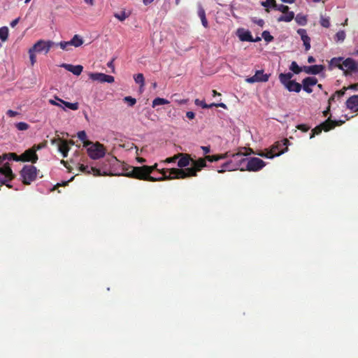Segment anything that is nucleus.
I'll list each match as a JSON object with an SVG mask.
<instances>
[{"mask_svg": "<svg viewBox=\"0 0 358 358\" xmlns=\"http://www.w3.org/2000/svg\"><path fill=\"white\" fill-rule=\"evenodd\" d=\"M347 90H348V87H343L341 90L336 91V96L338 98L342 97V96L345 95Z\"/></svg>", "mask_w": 358, "mask_h": 358, "instance_id": "c03bdc74", "label": "nucleus"}, {"mask_svg": "<svg viewBox=\"0 0 358 358\" xmlns=\"http://www.w3.org/2000/svg\"><path fill=\"white\" fill-rule=\"evenodd\" d=\"M55 99L62 103L63 106L67 107L68 108L71 109L72 110H77V109L79 108V103L78 102H69L64 101V99H59L58 96H55Z\"/></svg>", "mask_w": 358, "mask_h": 358, "instance_id": "a878e982", "label": "nucleus"}, {"mask_svg": "<svg viewBox=\"0 0 358 358\" xmlns=\"http://www.w3.org/2000/svg\"><path fill=\"white\" fill-rule=\"evenodd\" d=\"M201 148L205 154L209 153V152H210V146H201Z\"/></svg>", "mask_w": 358, "mask_h": 358, "instance_id": "13d9d810", "label": "nucleus"}, {"mask_svg": "<svg viewBox=\"0 0 358 358\" xmlns=\"http://www.w3.org/2000/svg\"><path fill=\"white\" fill-rule=\"evenodd\" d=\"M320 24L324 27H329L331 25L329 18H324V17L321 18Z\"/></svg>", "mask_w": 358, "mask_h": 358, "instance_id": "a18cd8bd", "label": "nucleus"}, {"mask_svg": "<svg viewBox=\"0 0 358 358\" xmlns=\"http://www.w3.org/2000/svg\"><path fill=\"white\" fill-rule=\"evenodd\" d=\"M60 48L64 50H69L71 46V40L69 41H62L59 43Z\"/></svg>", "mask_w": 358, "mask_h": 358, "instance_id": "79ce46f5", "label": "nucleus"}, {"mask_svg": "<svg viewBox=\"0 0 358 358\" xmlns=\"http://www.w3.org/2000/svg\"><path fill=\"white\" fill-rule=\"evenodd\" d=\"M6 159H13L15 162H22L21 155H17L15 152L4 153L0 156V164H5Z\"/></svg>", "mask_w": 358, "mask_h": 358, "instance_id": "4be33fe9", "label": "nucleus"}, {"mask_svg": "<svg viewBox=\"0 0 358 358\" xmlns=\"http://www.w3.org/2000/svg\"><path fill=\"white\" fill-rule=\"evenodd\" d=\"M324 69V65H311L310 74H319Z\"/></svg>", "mask_w": 358, "mask_h": 358, "instance_id": "f704fd0d", "label": "nucleus"}, {"mask_svg": "<svg viewBox=\"0 0 358 358\" xmlns=\"http://www.w3.org/2000/svg\"><path fill=\"white\" fill-rule=\"evenodd\" d=\"M15 127L18 130H27L29 129V125L27 122H18L15 124Z\"/></svg>", "mask_w": 358, "mask_h": 358, "instance_id": "ea45409f", "label": "nucleus"}, {"mask_svg": "<svg viewBox=\"0 0 358 358\" xmlns=\"http://www.w3.org/2000/svg\"><path fill=\"white\" fill-rule=\"evenodd\" d=\"M252 21L254 22L257 25L261 26V27H263V26L265 24V21L263 20H257L256 17H253L252 18Z\"/></svg>", "mask_w": 358, "mask_h": 358, "instance_id": "3c124183", "label": "nucleus"}, {"mask_svg": "<svg viewBox=\"0 0 358 358\" xmlns=\"http://www.w3.org/2000/svg\"><path fill=\"white\" fill-rule=\"evenodd\" d=\"M49 102L52 106H57L62 107V108H64L62 105H61V102L57 101L56 98L55 97V99H49Z\"/></svg>", "mask_w": 358, "mask_h": 358, "instance_id": "603ef678", "label": "nucleus"}, {"mask_svg": "<svg viewBox=\"0 0 358 358\" xmlns=\"http://www.w3.org/2000/svg\"><path fill=\"white\" fill-rule=\"evenodd\" d=\"M292 76L293 73L292 72H287V73H280L278 78L285 89L289 92L299 93L302 90V85L296 82V80H292Z\"/></svg>", "mask_w": 358, "mask_h": 358, "instance_id": "20e7f679", "label": "nucleus"}, {"mask_svg": "<svg viewBox=\"0 0 358 358\" xmlns=\"http://www.w3.org/2000/svg\"><path fill=\"white\" fill-rule=\"evenodd\" d=\"M270 6H271L275 10H278V3H276L275 0H272L270 3Z\"/></svg>", "mask_w": 358, "mask_h": 358, "instance_id": "e2e57ef3", "label": "nucleus"}, {"mask_svg": "<svg viewBox=\"0 0 358 358\" xmlns=\"http://www.w3.org/2000/svg\"><path fill=\"white\" fill-rule=\"evenodd\" d=\"M71 46L72 45L75 47L81 46L83 43V40L78 35H74L71 40H70Z\"/></svg>", "mask_w": 358, "mask_h": 358, "instance_id": "c756f323", "label": "nucleus"}, {"mask_svg": "<svg viewBox=\"0 0 358 358\" xmlns=\"http://www.w3.org/2000/svg\"><path fill=\"white\" fill-rule=\"evenodd\" d=\"M69 143H73V141H66V140H61L59 145V151L62 154L63 157L68 156L69 150L70 149Z\"/></svg>", "mask_w": 358, "mask_h": 358, "instance_id": "5701e85b", "label": "nucleus"}, {"mask_svg": "<svg viewBox=\"0 0 358 358\" xmlns=\"http://www.w3.org/2000/svg\"><path fill=\"white\" fill-rule=\"evenodd\" d=\"M278 10L283 13L285 15L278 17V21H285L290 22L293 20L294 17V13L293 11H289L288 6L285 5H278Z\"/></svg>", "mask_w": 358, "mask_h": 358, "instance_id": "ddd939ff", "label": "nucleus"}, {"mask_svg": "<svg viewBox=\"0 0 358 358\" xmlns=\"http://www.w3.org/2000/svg\"><path fill=\"white\" fill-rule=\"evenodd\" d=\"M345 33L344 31H338L336 34L337 41H343L345 38Z\"/></svg>", "mask_w": 358, "mask_h": 358, "instance_id": "37998d69", "label": "nucleus"}, {"mask_svg": "<svg viewBox=\"0 0 358 358\" xmlns=\"http://www.w3.org/2000/svg\"><path fill=\"white\" fill-rule=\"evenodd\" d=\"M338 68L345 76L358 73V63L352 57H334L329 62V69Z\"/></svg>", "mask_w": 358, "mask_h": 358, "instance_id": "f03ea898", "label": "nucleus"}, {"mask_svg": "<svg viewBox=\"0 0 358 358\" xmlns=\"http://www.w3.org/2000/svg\"><path fill=\"white\" fill-rule=\"evenodd\" d=\"M15 177L13 173L9 163L3 164L0 166V187L5 184L8 187H12L9 181L13 180Z\"/></svg>", "mask_w": 358, "mask_h": 358, "instance_id": "1a4fd4ad", "label": "nucleus"}, {"mask_svg": "<svg viewBox=\"0 0 358 358\" xmlns=\"http://www.w3.org/2000/svg\"><path fill=\"white\" fill-rule=\"evenodd\" d=\"M79 170L82 172L86 173V174H93L94 176H101V175H108L107 171H102L101 169H99L96 167H89V166L83 165L81 164L79 166Z\"/></svg>", "mask_w": 358, "mask_h": 358, "instance_id": "dca6fc26", "label": "nucleus"}, {"mask_svg": "<svg viewBox=\"0 0 358 358\" xmlns=\"http://www.w3.org/2000/svg\"><path fill=\"white\" fill-rule=\"evenodd\" d=\"M296 128L303 132H306L310 129V127L308 124H298L296 125Z\"/></svg>", "mask_w": 358, "mask_h": 358, "instance_id": "de8ad7c7", "label": "nucleus"}, {"mask_svg": "<svg viewBox=\"0 0 358 358\" xmlns=\"http://www.w3.org/2000/svg\"><path fill=\"white\" fill-rule=\"evenodd\" d=\"M289 70L292 71V73L299 74V73L302 72L303 68L300 67L296 61H292L289 66Z\"/></svg>", "mask_w": 358, "mask_h": 358, "instance_id": "473e14b6", "label": "nucleus"}, {"mask_svg": "<svg viewBox=\"0 0 358 358\" xmlns=\"http://www.w3.org/2000/svg\"><path fill=\"white\" fill-rule=\"evenodd\" d=\"M198 15H199V17L201 18L202 25H203L204 27H208V26H209L208 21L206 17V11L203 7L199 8Z\"/></svg>", "mask_w": 358, "mask_h": 358, "instance_id": "cd10ccee", "label": "nucleus"}, {"mask_svg": "<svg viewBox=\"0 0 358 358\" xmlns=\"http://www.w3.org/2000/svg\"><path fill=\"white\" fill-rule=\"evenodd\" d=\"M192 167L186 168L185 169L172 168L170 173L176 178H187V177L197 176L199 171H201V169L207 166L206 155L204 157H199L198 159H192Z\"/></svg>", "mask_w": 358, "mask_h": 358, "instance_id": "7ed1b4c3", "label": "nucleus"}, {"mask_svg": "<svg viewBox=\"0 0 358 358\" xmlns=\"http://www.w3.org/2000/svg\"><path fill=\"white\" fill-rule=\"evenodd\" d=\"M35 52L36 50H34V46L30 48V50H29V57H30V62H31V65H34V63L36 62V57L35 56Z\"/></svg>", "mask_w": 358, "mask_h": 358, "instance_id": "58836bf2", "label": "nucleus"}, {"mask_svg": "<svg viewBox=\"0 0 358 358\" xmlns=\"http://www.w3.org/2000/svg\"><path fill=\"white\" fill-rule=\"evenodd\" d=\"M178 155H179V160L178 161V165L180 167V169L184 168V166H187L192 162V157L190 155H188V153H178Z\"/></svg>", "mask_w": 358, "mask_h": 358, "instance_id": "aec40b11", "label": "nucleus"}, {"mask_svg": "<svg viewBox=\"0 0 358 358\" xmlns=\"http://www.w3.org/2000/svg\"><path fill=\"white\" fill-rule=\"evenodd\" d=\"M195 104L196 106H201L203 108H210V107H213V106H220V107H222L223 108H226L227 106L225 105V103H224V102H220V103H211L210 105H207V103H206L205 101H200V99H195Z\"/></svg>", "mask_w": 358, "mask_h": 358, "instance_id": "393cba45", "label": "nucleus"}, {"mask_svg": "<svg viewBox=\"0 0 358 358\" xmlns=\"http://www.w3.org/2000/svg\"><path fill=\"white\" fill-rule=\"evenodd\" d=\"M89 78L92 80H98L100 83H114L115 81L114 76L101 73V72H92L89 74Z\"/></svg>", "mask_w": 358, "mask_h": 358, "instance_id": "f8f14e48", "label": "nucleus"}, {"mask_svg": "<svg viewBox=\"0 0 358 358\" xmlns=\"http://www.w3.org/2000/svg\"><path fill=\"white\" fill-rule=\"evenodd\" d=\"M115 17L120 21H124L128 15H127L125 12H122L121 13H115Z\"/></svg>", "mask_w": 358, "mask_h": 358, "instance_id": "09e8293b", "label": "nucleus"}, {"mask_svg": "<svg viewBox=\"0 0 358 358\" xmlns=\"http://www.w3.org/2000/svg\"><path fill=\"white\" fill-rule=\"evenodd\" d=\"M186 117H187L188 119H194L195 117V113L192 112V110H188V112L186 113Z\"/></svg>", "mask_w": 358, "mask_h": 358, "instance_id": "4d7b16f0", "label": "nucleus"}, {"mask_svg": "<svg viewBox=\"0 0 358 358\" xmlns=\"http://www.w3.org/2000/svg\"><path fill=\"white\" fill-rule=\"evenodd\" d=\"M262 36L265 39L266 42H271V41H273L274 38L273 36H272L268 31H262Z\"/></svg>", "mask_w": 358, "mask_h": 358, "instance_id": "4c0bfd02", "label": "nucleus"}, {"mask_svg": "<svg viewBox=\"0 0 358 358\" xmlns=\"http://www.w3.org/2000/svg\"><path fill=\"white\" fill-rule=\"evenodd\" d=\"M9 29L7 27H0V38L1 41L8 40Z\"/></svg>", "mask_w": 358, "mask_h": 358, "instance_id": "72a5a7b5", "label": "nucleus"}, {"mask_svg": "<svg viewBox=\"0 0 358 358\" xmlns=\"http://www.w3.org/2000/svg\"><path fill=\"white\" fill-rule=\"evenodd\" d=\"M179 157V155H173V157H167L166 159H165V162H176V160L177 159V158Z\"/></svg>", "mask_w": 358, "mask_h": 358, "instance_id": "864d4df0", "label": "nucleus"}, {"mask_svg": "<svg viewBox=\"0 0 358 358\" xmlns=\"http://www.w3.org/2000/svg\"><path fill=\"white\" fill-rule=\"evenodd\" d=\"M232 153L230 152H225L222 153V155H218L219 160L220 159H224V158L229 157V156H231Z\"/></svg>", "mask_w": 358, "mask_h": 358, "instance_id": "5fc2aeb1", "label": "nucleus"}, {"mask_svg": "<svg viewBox=\"0 0 358 358\" xmlns=\"http://www.w3.org/2000/svg\"><path fill=\"white\" fill-rule=\"evenodd\" d=\"M266 164V162L263 159H259V157H250L247 159L245 169L252 172H257V171L262 170Z\"/></svg>", "mask_w": 358, "mask_h": 358, "instance_id": "9d476101", "label": "nucleus"}, {"mask_svg": "<svg viewBox=\"0 0 358 358\" xmlns=\"http://www.w3.org/2000/svg\"><path fill=\"white\" fill-rule=\"evenodd\" d=\"M85 146L87 147L88 155L92 159H99V158L103 157L106 153V148L101 143L87 141L85 143Z\"/></svg>", "mask_w": 358, "mask_h": 358, "instance_id": "423d86ee", "label": "nucleus"}, {"mask_svg": "<svg viewBox=\"0 0 358 358\" xmlns=\"http://www.w3.org/2000/svg\"><path fill=\"white\" fill-rule=\"evenodd\" d=\"M123 101L127 102L129 106H134V104H136V99H134V97H131V96H125L123 99Z\"/></svg>", "mask_w": 358, "mask_h": 358, "instance_id": "a19ab883", "label": "nucleus"}, {"mask_svg": "<svg viewBox=\"0 0 358 358\" xmlns=\"http://www.w3.org/2000/svg\"><path fill=\"white\" fill-rule=\"evenodd\" d=\"M295 21L299 25H306L308 23V18L307 16L303 15V14L299 13L295 16Z\"/></svg>", "mask_w": 358, "mask_h": 358, "instance_id": "c85d7f7f", "label": "nucleus"}, {"mask_svg": "<svg viewBox=\"0 0 358 358\" xmlns=\"http://www.w3.org/2000/svg\"><path fill=\"white\" fill-rule=\"evenodd\" d=\"M154 170H157V164H155L152 166H141V167H131V171L126 173V176L132 177L133 178L140 179L141 180H148V181H161L166 180V179H173V174H171L169 170H159L162 174L161 178H154L151 176V173Z\"/></svg>", "mask_w": 358, "mask_h": 358, "instance_id": "f257e3e1", "label": "nucleus"}, {"mask_svg": "<svg viewBox=\"0 0 358 358\" xmlns=\"http://www.w3.org/2000/svg\"><path fill=\"white\" fill-rule=\"evenodd\" d=\"M78 136L80 140L81 141H84V143L86 141V138H87V134L85 131H78Z\"/></svg>", "mask_w": 358, "mask_h": 358, "instance_id": "8fccbe9b", "label": "nucleus"}, {"mask_svg": "<svg viewBox=\"0 0 358 358\" xmlns=\"http://www.w3.org/2000/svg\"><path fill=\"white\" fill-rule=\"evenodd\" d=\"M238 37L241 41H248L252 42L253 37L250 31H243L242 34H239Z\"/></svg>", "mask_w": 358, "mask_h": 358, "instance_id": "7c9ffc66", "label": "nucleus"}, {"mask_svg": "<svg viewBox=\"0 0 358 358\" xmlns=\"http://www.w3.org/2000/svg\"><path fill=\"white\" fill-rule=\"evenodd\" d=\"M55 42L53 41H44V40H39L34 45V49L37 52H41V51H45V53H48L50 51L51 47L54 46Z\"/></svg>", "mask_w": 358, "mask_h": 358, "instance_id": "2eb2a0df", "label": "nucleus"}, {"mask_svg": "<svg viewBox=\"0 0 358 358\" xmlns=\"http://www.w3.org/2000/svg\"><path fill=\"white\" fill-rule=\"evenodd\" d=\"M19 20H20V18L18 17L17 18H15V20L11 21L10 23V25L11 26V27H15V26H16L17 24L18 23Z\"/></svg>", "mask_w": 358, "mask_h": 358, "instance_id": "bf43d9fd", "label": "nucleus"}, {"mask_svg": "<svg viewBox=\"0 0 358 358\" xmlns=\"http://www.w3.org/2000/svg\"><path fill=\"white\" fill-rule=\"evenodd\" d=\"M7 115H8L9 117H15V115H18V113H17V112H15V110H8V111H7Z\"/></svg>", "mask_w": 358, "mask_h": 358, "instance_id": "6e6d98bb", "label": "nucleus"}, {"mask_svg": "<svg viewBox=\"0 0 358 358\" xmlns=\"http://www.w3.org/2000/svg\"><path fill=\"white\" fill-rule=\"evenodd\" d=\"M289 143V140L284 139L281 141L275 142L273 146L270 148V152L273 154V157L275 156L281 155L288 150V145Z\"/></svg>", "mask_w": 358, "mask_h": 358, "instance_id": "9b49d317", "label": "nucleus"}, {"mask_svg": "<svg viewBox=\"0 0 358 358\" xmlns=\"http://www.w3.org/2000/svg\"><path fill=\"white\" fill-rule=\"evenodd\" d=\"M343 123V121L342 120H332V119L329 118V117L328 119H327L320 125H317V127H314V129L311 130L310 138H314V136H316V134H321V132H322L323 130H324V131H329V130L333 129V128H335L336 126L341 125V124Z\"/></svg>", "mask_w": 358, "mask_h": 358, "instance_id": "0eeeda50", "label": "nucleus"}, {"mask_svg": "<svg viewBox=\"0 0 358 358\" xmlns=\"http://www.w3.org/2000/svg\"><path fill=\"white\" fill-rule=\"evenodd\" d=\"M317 83V78L314 76H308L302 80L303 88L307 93H312L313 85Z\"/></svg>", "mask_w": 358, "mask_h": 358, "instance_id": "a211bd4d", "label": "nucleus"}, {"mask_svg": "<svg viewBox=\"0 0 358 358\" xmlns=\"http://www.w3.org/2000/svg\"><path fill=\"white\" fill-rule=\"evenodd\" d=\"M296 33L300 35L301 40L303 43V45L305 47L306 51L309 50L310 49V37H309L306 29H298L296 30Z\"/></svg>", "mask_w": 358, "mask_h": 358, "instance_id": "6ab92c4d", "label": "nucleus"}, {"mask_svg": "<svg viewBox=\"0 0 358 358\" xmlns=\"http://www.w3.org/2000/svg\"><path fill=\"white\" fill-rule=\"evenodd\" d=\"M20 174L23 183L31 184L36 179L38 169L34 165H24L20 170Z\"/></svg>", "mask_w": 358, "mask_h": 358, "instance_id": "6e6552de", "label": "nucleus"}, {"mask_svg": "<svg viewBox=\"0 0 358 358\" xmlns=\"http://www.w3.org/2000/svg\"><path fill=\"white\" fill-rule=\"evenodd\" d=\"M302 68L304 72L307 73L308 74H310V66H303Z\"/></svg>", "mask_w": 358, "mask_h": 358, "instance_id": "052dcab7", "label": "nucleus"}, {"mask_svg": "<svg viewBox=\"0 0 358 358\" xmlns=\"http://www.w3.org/2000/svg\"><path fill=\"white\" fill-rule=\"evenodd\" d=\"M206 159L208 162H217L219 160V155H206Z\"/></svg>", "mask_w": 358, "mask_h": 358, "instance_id": "49530a36", "label": "nucleus"}, {"mask_svg": "<svg viewBox=\"0 0 358 358\" xmlns=\"http://www.w3.org/2000/svg\"><path fill=\"white\" fill-rule=\"evenodd\" d=\"M358 90V83L356 84H352L348 86V90Z\"/></svg>", "mask_w": 358, "mask_h": 358, "instance_id": "680f3d73", "label": "nucleus"}, {"mask_svg": "<svg viewBox=\"0 0 358 358\" xmlns=\"http://www.w3.org/2000/svg\"><path fill=\"white\" fill-rule=\"evenodd\" d=\"M254 154L262 156V157L273 158V155L271 152V149H266L264 151H254Z\"/></svg>", "mask_w": 358, "mask_h": 358, "instance_id": "2f4dec72", "label": "nucleus"}, {"mask_svg": "<svg viewBox=\"0 0 358 358\" xmlns=\"http://www.w3.org/2000/svg\"><path fill=\"white\" fill-rule=\"evenodd\" d=\"M242 149H244L246 150L245 152H243V151L239 150L236 153H232L231 157H233L234 159V170H237V169H239L241 171H245L246 167H243V164L245 162L247 164L248 159L247 157H244L245 155H249V154L254 153V150L252 148H246V147H243Z\"/></svg>", "mask_w": 358, "mask_h": 358, "instance_id": "39448f33", "label": "nucleus"}, {"mask_svg": "<svg viewBox=\"0 0 358 358\" xmlns=\"http://www.w3.org/2000/svg\"><path fill=\"white\" fill-rule=\"evenodd\" d=\"M63 66L70 72L75 75L81 74L83 67L82 65L63 64Z\"/></svg>", "mask_w": 358, "mask_h": 358, "instance_id": "b1692460", "label": "nucleus"}, {"mask_svg": "<svg viewBox=\"0 0 358 358\" xmlns=\"http://www.w3.org/2000/svg\"><path fill=\"white\" fill-rule=\"evenodd\" d=\"M21 159L22 162H31L32 164H35L37 162L38 156L35 152L34 145L22 153Z\"/></svg>", "mask_w": 358, "mask_h": 358, "instance_id": "4468645a", "label": "nucleus"}, {"mask_svg": "<svg viewBox=\"0 0 358 358\" xmlns=\"http://www.w3.org/2000/svg\"><path fill=\"white\" fill-rule=\"evenodd\" d=\"M234 170V159L233 157L229 161L222 164L221 169L218 170L219 173H224L225 171H233Z\"/></svg>", "mask_w": 358, "mask_h": 358, "instance_id": "bb28decb", "label": "nucleus"}, {"mask_svg": "<svg viewBox=\"0 0 358 358\" xmlns=\"http://www.w3.org/2000/svg\"><path fill=\"white\" fill-rule=\"evenodd\" d=\"M134 79L136 83H139L141 87H143L145 85V78L143 73H137L134 76Z\"/></svg>", "mask_w": 358, "mask_h": 358, "instance_id": "e433bc0d", "label": "nucleus"}, {"mask_svg": "<svg viewBox=\"0 0 358 358\" xmlns=\"http://www.w3.org/2000/svg\"><path fill=\"white\" fill-rule=\"evenodd\" d=\"M315 61H316V60H315V57H313V56H309V57H308V62H315Z\"/></svg>", "mask_w": 358, "mask_h": 358, "instance_id": "774afa93", "label": "nucleus"}, {"mask_svg": "<svg viewBox=\"0 0 358 358\" xmlns=\"http://www.w3.org/2000/svg\"><path fill=\"white\" fill-rule=\"evenodd\" d=\"M169 103V101L166 99H162V97H157L152 101V106L155 107L157 106H162V104H168Z\"/></svg>", "mask_w": 358, "mask_h": 358, "instance_id": "c9c22d12", "label": "nucleus"}, {"mask_svg": "<svg viewBox=\"0 0 358 358\" xmlns=\"http://www.w3.org/2000/svg\"><path fill=\"white\" fill-rule=\"evenodd\" d=\"M270 74L264 73L263 70H257L254 76L247 78L248 83H258V81H268Z\"/></svg>", "mask_w": 358, "mask_h": 358, "instance_id": "f3484780", "label": "nucleus"}, {"mask_svg": "<svg viewBox=\"0 0 358 358\" xmlns=\"http://www.w3.org/2000/svg\"><path fill=\"white\" fill-rule=\"evenodd\" d=\"M347 108L352 111H358V95H352L345 101Z\"/></svg>", "mask_w": 358, "mask_h": 358, "instance_id": "412c9836", "label": "nucleus"}, {"mask_svg": "<svg viewBox=\"0 0 358 358\" xmlns=\"http://www.w3.org/2000/svg\"><path fill=\"white\" fill-rule=\"evenodd\" d=\"M336 97V92H335V93H334L333 95H331V97L329 99V106H331V104L332 101H334V100H335Z\"/></svg>", "mask_w": 358, "mask_h": 358, "instance_id": "0e129e2a", "label": "nucleus"}, {"mask_svg": "<svg viewBox=\"0 0 358 358\" xmlns=\"http://www.w3.org/2000/svg\"><path fill=\"white\" fill-rule=\"evenodd\" d=\"M34 152L36 153V151H38V150L39 149H41V148L43 147V145H41V144H35L34 145Z\"/></svg>", "mask_w": 358, "mask_h": 358, "instance_id": "69168bd1", "label": "nucleus"}, {"mask_svg": "<svg viewBox=\"0 0 358 358\" xmlns=\"http://www.w3.org/2000/svg\"><path fill=\"white\" fill-rule=\"evenodd\" d=\"M261 5L264 6L265 8H268L270 6V1L268 0H266V1H262Z\"/></svg>", "mask_w": 358, "mask_h": 358, "instance_id": "338daca9", "label": "nucleus"}]
</instances>
